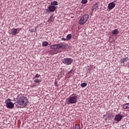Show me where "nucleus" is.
<instances>
[{
    "mask_svg": "<svg viewBox=\"0 0 129 129\" xmlns=\"http://www.w3.org/2000/svg\"><path fill=\"white\" fill-rule=\"evenodd\" d=\"M28 99L24 96L20 97L17 99V103L22 107H25L28 103Z\"/></svg>",
    "mask_w": 129,
    "mask_h": 129,
    "instance_id": "f257e3e1",
    "label": "nucleus"
},
{
    "mask_svg": "<svg viewBox=\"0 0 129 129\" xmlns=\"http://www.w3.org/2000/svg\"><path fill=\"white\" fill-rule=\"evenodd\" d=\"M74 94L72 95V96H70L67 100V104H74V103H76L77 102V99L78 98V95H76L75 96Z\"/></svg>",
    "mask_w": 129,
    "mask_h": 129,
    "instance_id": "f03ea898",
    "label": "nucleus"
},
{
    "mask_svg": "<svg viewBox=\"0 0 129 129\" xmlns=\"http://www.w3.org/2000/svg\"><path fill=\"white\" fill-rule=\"evenodd\" d=\"M89 18V15L87 14H85L83 15V17L81 18L80 21L79 22V25H83L87 21H88V19Z\"/></svg>",
    "mask_w": 129,
    "mask_h": 129,
    "instance_id": "7ed1b4c3",
    "label": "nucleus"
},
{
    "mask_svg": "<svg viewBox=\"0 0 129 129\" xmlns=\"http://www.w3.org/2000/svg\"><path fill=\"white\" fill-rule=\"evenodd\" d=\"M6 107L7 108H14V106H15V104L14 103L12 102V100L11 99H7L6 100Z\"/></svg>",
    "mask_w": 129,
    "mask_h": 129,
    "instance_id": "20e7f679",
    "label": "nucleus"
},
{
    "mask_svg": "<svg viewBox=\"0 0 129 129\" xmlns=\"http://www.w3.org/2000/svg\"><path fill=\"white\" fill-rule=\"evenodd\" d=\"M62 62L66 65H71L73 62V59L70 58H64L62 60Z\"/></svg>",
    "mask_w": 129,
    "mask_h": 129,
    "instance_id": "39448f33",
    "label": "nucleus"
},
{
    "mask_svg": "<svg viewBox=\"0 0 129 129\" xmlns=\"http://www.w3.org/2000/svg\"><path fill=\"white\" fill-rule=\"evenodd\" d=\"M60 48H63V43H62L57 44H53L50 45V48L53 49V50L60 49Z\"/></svg>",
    "mask_w": 129,
    "mask_h": 129,
    "instance_id": "423d86ee",
    "label": "nucleus"
},
{
    "mask_svg": "<svg viewBox=\"0 0 129 129\" xmlns=\"http://www.w3.org/2000/svg\"><path fill=\"white\" fill-rule=\"evenodd\" d=\"M48 9H46L45 11L46 12H50V13H53V12H55L56 11V9H57V7L56 6H53L50 5V6H48Z\"/></svg>",
    "mask_w": 129,
    "mask_h": 129,
    "instance_id": "0eeeda50",
    "label": "nucleus"
},
{
    "mask_svg": "<svg viewBox=\"0 0 129 129\" xmlns=\"http://www.w3.org/2000/svg\"><path fill=\"white\" fill-rule=\"evenodd\" d=\"M122 117H123V116L120 115V114H117L115 116L114 119L115 121H117V122H119V121L122 119Z\"/></svg>",
    "mask_w": 129,
    "mask_h": 129,
    "instance_id": "6e6552de",
    "label": "nucleus"
},
{
    "mask_svg": "<svg viewBox=\"0 0 129 129\" xmlns=\"http://www.w3.org/2000/svg\"><path fill=\"white\" fill-rule=\"evenodd\" d=\"M115 7V4L113 2L110 3L108 5V9L109 10H112Z\"/></svg>",
    "mask_w": 129,
    "mask_h": 129,
    "instance_id": "1a4fd4ad",
    "label": "nucleus"
},
{
    "mask_svg": "<svg viewBox=\"0 0 129 129\" xmlns=\"http://www.w3.org/2000/svg\"><path fill=\"white\" fill-rule=\"evenodd\" d=\"M98 4L99 3L98 2L93 5L92 10L94 12H96L98 10Z\"/></svg>",
    "mask_w": 129,
    "mask_h": 129,
    "instance_id": "9d476101",
    "label": "nucleus"
},
{
    "mask_svg": "<svg viewBox=\"0 0 129 129\" xmlns=\"http://www.w3.org/2000/svg\"><path fill=\"white\" fill-rule=\"evenodd\" d=\"M18 34V29H12V35L13 36H16Z\"/></svg>",
    "mask_w": 129,
    "mask_h": 129,
    "instance_id": "9b49d317",
    "label": "nucleus"
},
{
    "mask_svg": "<svg viewBox=\"0 0 129 129\" xmlns=\"http://www.w3.org/2000/svg\"><path fill=\"white\" fill-rule=\"evenodd\" d=\"M122 107L124 108V109H127L129 108V103L123 104Z\"/></svg>",
    "mask_w": 129,
    "mask_h": 129,
    "instance_id": "f8f14e48",
    "label": "nucleus"
},
{
    "mask_svg": "<svg viewBox=\"0 0 129 129\" xmlns=\"http://www.w3.org/2000/svg\"><path fill=\"white\" fill-rule=\"evenodd\" d=\"M119 33V31L117 29H115L112 31V34L113 35H117Z\"/></svg>",
    "mask_w": 129,
    "mask_h": 129,
    "instance_id": "ddd939ff",
    "label": "nucleus"
},
{
    "mask_svg": "<svg viewBox=\"0 0 129 129\" xmlns=\"http://www.w3.org/2000/svg\"><path fill=\"white\" fill-rule=\"evenodd\" d=\"M128 57H125L121 59V63H124L125 62H126V61H128Z\"/></svg>",
    "mask_w": 129,
    "mask_h": 129,
    "instance_id": "4468645a",
    "label": "nucleus"
},
{
    "mask_svg": "<svg viewBox=\"0 0 129 129\" xmlns=\"http://www.w3.org/2000/svg\"><path fill=\"white\" fill-rule=\"evenodd\" d=\"M50 5L51 6H58V2L57 1H53V2H51Z\"/></svg>",
    "mask_w": 129,
    "mask_h": 129,
    "instance_id": "2eb2a0df",
    "label": "nucleus"
},
{
    "mask_svg": "<svg viewBox=\"0 0 129 129\" xmlns=\"http://www.w3.org/2000/svg\"><path fill=\"white\" fill-rule=\"evenodd\" d=\"M52 18H53L52 16H50V18L48 19L47 22L48 23H50L51 22H54V19Z\"/></svg>",
    "mask_w": 129,
    "mask_h": 129,
    "instance_id": "dca6fc26",
    "label": "nucleus"
},
{
    "mask_svg": "<svg viewBox=\"0 0 129 129\" xmlns=\"http://www.w3.org/2000/svg\"><path fill=\"white\" fill-rule=\"evenodd\" d=\"M72 38V35H71V34H68L67 36V40L68 41H69V40H70Z\"/></svg>",
    "mask_w": 129,
    "mask_h": 129,
    "instance_id": "f3484780",
    "label": "nucleus"
},
{
    "mask_svg": "<svg viewBox=\"0 0 129 129\" xmlns=\"http://www.w3.org/2000/svg\"><path fill=\"white\" fill-rule=\"evenodd\" d=\"M48 43L47 41H44L42 43V46L43 47H47V46H48Z\"/></svg>",
    "mask_w": 129,
    "mask_h": 129,
    "instance_id": "a211bd4d",
    "label": "nucleus"
},
{
    "mask_svg": "<svg viewBox=\"0 0 129 129\" xmlns=\"http://www.w3.org/2000/svg\"><path fill=\"white\" fill-rule=\"evenodd\" d=\"M81 87H86V86H87V83H83L81 84Z\"/></svg>",
    "mask_w": 129,
    "mask_h": 129,
    "instance_id": "6ab92c4d",
    "label": "nucleus"
},
{
    "mask_svg": "<svg viewBox=\"0 0 129 129\" xmlns=\"http://www.w3.org/2000/svg\"><path fill=\"white\" fill-rule=\"evenodd\" d=\"M41 81L42 80L38 79L34 80V82H35V83H40V82H41Z\"/></svg>",
    "mask_w": 129,
    "mask_h": 129,
    "instance_id": "aec40b11",
    "label": "nucleus"
},
{
    "mask_svg": "<svg viewBox=\"0 0 129 129\" xmlns=\"http://www.w3.org/2000/svg\"><path fill=\"white\" fill-rule=\"evenodd\" d=\"M75 129H80V125L79 124H76L75 125Z\"/></svg>",
    "mask_w": 129,
    "mask_h": 129,
    "instance_id": "412c9836",
    "label": "nucleus"
},
{
    "mask_svg": "<svg viewBox=\"0 0 129 129\" xmlns=\"http://www.w3.org/2000/svg\"><path fill=\"white\" fill-rule=\"evenodd\" d=\"M81 3L82 4L85 5V4H87V0H82Z\"/></svg>",
    "mask_w": 129,
    "mask_h": 129,
    "instance_id": "4be33fe9",
    "label": "nucleus"
},
{
    "mask_svg": "<svg viewBox=\"0 0 129 129\" xmlns=\"http://www.w3.org/2000/svg\"><path fill=\"white\" fill-rule=\"evenodd\" d=\"M40 76H41V75H40L38 74H37L35 75V78H39V77H40Z\"/></svg>",
    "mask_w": 129,
    "mask_h": 129,
    "instance_id": "5701e85b",
    "label": "nucleus"
},
{
    "mask_svg": "<svg viewBox=\"0 0 129 129\" xmlns=\"http://www.w3.org/2000/svg\"><path fill=\"white\" fill-rule=\"evenodd\" d=\"M54 84H55V86H56V87H58V82H55Z\"/></svg>",
    "mask_w": 129,
    "mask_h": 129,
    "instance_id": "b1692460",
    "label": "nucleus"
},
{
    "mask_svg": "<svg viewBox=\"0 0 129 129\" xmlns=\"http://www.w3.org/2000/svg\"><path fill=\"white\" fill-rule=\"evenodd\" d=\"M30 33H34V29H29V30Z\"/></svg>",
    "mask_w": 129,
    "mask_h": 129,
    "instance_id": "393cba45",
    "label": "nucleus"
},
{
    "mask_svg": "<svg viewBox=\"0 0 129 129\" xmlns=\"http://www.w3.org/2000/svg\"><path fill=\"white\" fill-rule=\"evenodd\" d=\"M71 73H73V70H71L70 72L68 73V74H70Z\"/></svg>",
    "mask_w": 129,
    "mask_h": 129,
    "instance_id": "a878e982",
    "label": "nucleus"
},
{
    "mask_svg": "<svg viewBox=\"0 0 129 129\" xmlns=\"http://www.w3.org/2000/svg\"><path fill=\"white\" fill-rule=\"evenodd\" d=\"M62 41H67V38H61Z\"/></svg>",
    "mask_w": 129,
    "mask_h": 129,
    "instance_id": "bb28decb",
    "label": "nucleus"
},
{
    "mask_svg": "<svg viewBox=\"0 0 129 129\" xmlns=\"http://www.w3.org/2000/svg\"><path fill=\"white\" fill-rule=\"evenodd\" d=\"M127 98H128V99L129 100V96H128Z\"/></svg>",
    "mask_w": 129,
    "mask_h": 129,
    "instance_id": "cd10ccee",
    "label": "nucleus"
},
{
    "mask_svg": "<svg viewBox=\"0 0 129 129\" xmlns=\"http://www.w3.org/2000/svg\"><path fill=\"white\" fill-rule=\"evenodd\" d=\"M115 2H117V1L116 0V1H114V3H115Z\"/></svg>",
    "mask_w": 129,
    "mask_h": 129,
    "instance_id": "c85d7f7f",
    "label": "nucleus"
},
{
    "mask_svg": "<svg viewBox=\"0 0 129 129\" xmlns=\"http://www.w3.org/2000/svg\"><path fill=\"white\" fill-rule=\"evenodd\" d=\"M52 54H55V52H52Z\"/></svg>",
    "mask_w": 129,
    "mask_h": 129,
    "instance_id": "c756f323",
    "label": "nucleus"
},
{
    "mask_svg": "<svg viewBox=\"0 0 129 129\" xmlns=\"http://www.w3.org/2000/svg\"><path fill=\"white\" fill-rule=\"evenodd\" d=\"M51 52H53V50H51Z\"/></svg>",
    "mask_w": 129,
    "mask_h": 129,
    "instance_id": "7c9ffc66",
    "label": "nucleus"
}]
</instances>
